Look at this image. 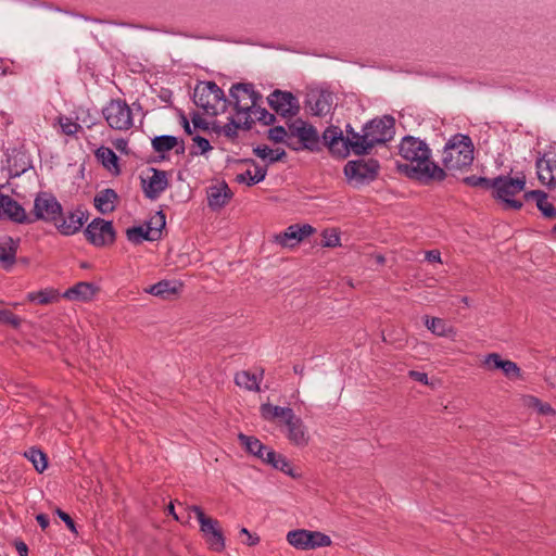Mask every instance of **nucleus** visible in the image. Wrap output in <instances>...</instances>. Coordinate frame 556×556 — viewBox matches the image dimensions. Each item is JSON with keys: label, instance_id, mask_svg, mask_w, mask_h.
<instances>
[{"label": "nucleus", "instance_id": "1", "mask_svg": "<svg viewBox=\"0 0 556 556\" xmlns=\"http://www.w3.org/2000/svg\"><path fill=\"white\" fill-rule=\"evenodd\" d=\"M399 152L407 163L399 164L397 168L407 177L424 182L445 179V170L431 161V150L425 141L406 136L400 143Z\"/></svg>", "mask_w": 556, "mask_h": 556}, {"label": "nucleus", "instance_id": "2", "mask_svg": "<svg viewBox=\"0 0 556 556\" xmlns=\"http://www.w3.org/2000/svg\"><path fill=\"white\" fill-rule=\"evenodd\" d=\"M473 143L469 136L456 134L445 143L442 163L447 170L469 167L473 162Z\"/></svg>", "mask_w": 556, "mask_h": 556}, {"label": "nucleus", "instance_id": "3", "mask_svg": "<svg viewBox=\"0 0 556 556\" xmlns=\"http://www.w3.org/2000/svg\"><path fill=\"white\" fill-rule=\"evenodd\" d=\"M193 101L207 114L218 115L226 108L227 99L223 89L214 81H201L194 88Z\"/></svg>", "mask_w": 556, "mask_h": 556}, {"label": "nucleus", "instance_id": "4", "mask_svg": "<svg viewBox=\"0 0 556 556\" xmlns=\"http://www.w3.org/2000/svg\"><path fill=\"white\" fill-rule=\"evenodd\" d=\"M526 187V177L497 176L493 178V197L501 200L506 208L520 210L523 203L514 197L520 193Z\"/></svg>", "mask_w": 556, "mask_h": 556}, {"label": "nucleus", "instance_id": "5", "mask_svg": "<svg viewBox=\"0 0 556 556\" xmlns=\"http://www.w3.org/2000/svg\"><path fill=\"white\" fill-rule=\"evenodd\" d=\"M188 509L194 513L200 523V531L208 547L214 552H223L226 547V543L218 520L206 516L200 506L192 505L188 507Z\"/></svg>", "mask_w": 556, "mask_h": 556}, {"label": "nucleus", "instance_id": "6", "mask_svg": "<svg viewBox=\"0 0 556 556\" xmlns=\"http://www.w3.org/2000/svg\"><path fill=\"white\" fill-rule=\"evenodd\" d=\"M379 162L375 159L349 161L344 166V175L355 186L375 180L379 173Z\"/></svg>", "mask_w": 556, "mask_h": 556}, {"label": "nucleus", "instance_id": "7", "mask_svg": "<svg viewBox=\"0 0 556 556\" xmlns=\"http://www.w3.org/2000/svg\"><path fill=\"white\" fill-rule=\"evenodd\" d=\"M108 125L115 130H128L132 127V112L126 101L112 99L102 110Z\"/></svg>", "mask_w": 556, "mask_h": 556}, {"label": "nucleus", "instance_id": "8", "mask_svg": "<svg viewBox=\"0 0 556 556\" xmlns=\"http://www.w3.org/2000/svg\"><path fill=\"white\" fill-rule=\"evenodd\" d=\"M237 116H250V111L255 108L262 96L254 90L252 84L237 83L230 89Z\"/></svg>", "mask_w": 556, "mask_h": 556}, {"label": "nucleus", "instance_id": "9", "mask_svg": "<svg viewBox=\"0 0 556 556\" xmlns=\"http://www.w3.org/2000/svg\"><path fill=\"white\" fill-rule=\"evenodd\" d=\"M287 542L296 549L309 551L318 547L330 546L332 541L329 535L319 531L305 529L291 530L287 533Z\"/></svg>", "mask_w": 556, "mask_h": 556}, {"label": "nucleus", "instance_id": "10", "mask_svg": "<svg viewBox=\"0 0 556 556\" xmlns=\"http://www.w3.org/2000/svg\"><path fill=\"white\" fill-rule=\"evenodd\" d=\"M290 136L298 138L299 147L293 146L289 142L288 146L293 150H309L312 152L319 151L320 140L317 129L301 119L295 121L290 127Z\"/></svg>", "mask_w": 556, "mask_h": 556}, {"label": "nucleus", "instance_id": "11", "mask_svg": "<svg viewBox=\"0 0 556 556\" xmlns=\"http://www.w3.org/2000/svg\"><path fill=\"white\" fill-rule=\"evenodd\" d=\"M62 213V206L59 201L52 194L41 192L34 201V211L31 216V223L36 220H45L56 224Z\"/></svg>", "mask_w": 556, "mask_h": 556}, {"label": "nucleus", "instance_id": "12", "mask_svg": "<svg viewBox=\"0 0 556 556\" xmlns=\"http://www.w3.org/2000/svg\"><path fill=\"white\" fill-rule=\"evenodd\" d=\"M394 125V118L388 115L381 118H374L372 121L368 122L363 127V130H365L366 135H368L371 148H374L376 144L390 141L395 134Z\"/></svg>", "mask_w": 556, "mask_h": 556}, {"label": "nucleus", "instance_id": "13", "mask_svg": "<svg viewBox=\"0 0 556 556\" xmlns=\"http://www.w3.org/2000/svg\"><path fill=\"white\" fill-rule=\"evenodd\" d=\"M85 237L94 247H104L114 242L115 231L111 222L97 217L85 229Z\"/></svg>", "mask_w": 556, "mask_h": 556}, {"label": "nucleus", "instance_id": "14", "mask_svg": "<svg viewBox=\"0 0 556 556\" xmlns=\"http://www.w3.org/2000/svg\"><path fill=\"white\" fill-rule=\"evenodd\" d=\"M141 186L146 198L156 200L168 187L167 173L149 167L144 176H141Z\"/></svg>", "mask_w": 556, "mask_h": 556}, {"label": "nucleus", "instance_id": "15", "mask_svg": "<svg viewBox=\"0 0 556 556\" xmlns=\"http://www.w3.org/2000/svg\"><path fill=\"white\" fill-rule=\"evenodd\" d=\"M269 106L283 117H292L299 113L298 99L289 91L275 90L268 98Z\"/></svg>", "mask_w": 556, "mask_h": 556}, {"label": "nucleus", "instance_id": "16", "mask_svg": "<svg viewBox=\"0 0 556 556\" xmlns=\"http://www.w3.org/2000/svg\"><path fill=\"white\" fill-rule=\"evenodd\" d=\"M0 218L17 224H31V216L10 195L0 193Z\"/></svg>", "mask_w": 556, "mask_h": 556}, {"label": "nucleus", "instance_id": "17", "mask_svg": "<svg viewBox=\"0 0 556 556\" xmlns=\"http://www.w3.org/2000/svg\"><path fill=\"white\" fill-rule=\"evenodd\" d=\"M155 224L157 227L152 228L151 226H148V228H144L142 226H135L126 231L127 239L135 243L139 244L143 240L147 241H153L157 239L160 236L161 229L165 226V215L162 212H159L157 215L154 217Z\"/></svg>", "mask_w": 556, "mask_h": 556}, {"label": "nucleus", "instance_id": "18", "mask_svg": "<svg viewBox=\"0 0 556 556\" xmlns=\"http://www.w3.org/2000/svg\"><path fill=\"white\" fill-rule=\"evenodd\" d=\"M87 219V212L77 208L73 212H70L66 216H63L61 213L60 219H58L55 227L62 235L72 236L81 229Z\"/></svg>", "mask_w": 556, "mask_h": 556}, {"label": "nucleus", "instance_id": "19", "mask_svg": "<svg viewBox=\"0 0 556 556\" xmlns=\"http://www.w3.org/2000/svg\"><path fill=\"white\" fill-rule=\"evenodd\" d=\"M306 108L315 116H325L333 108V94L329 91H313L307 96Z\"/></svg>", "mask_w": 556, "mask_h": 556}, {"label": "nucleus", "instance_id": "20", "mask_svg": "<svg viewBox=\"0 0 556 556\" xmlns=\"http://www.w3.org/2000/svg\"><path fill=\"white\" fill-rule=\"evenodd\" d=\"M344 140L346 142V146H342L344 148V156L349 149L356 155L367 154L372 149L366 131L363 130V134L356 132L350 125L346 126V137H344Z\"/></svg>", "mask_w": 556, "mask_h": 556}, {"label": "nucleus", "instance_id": "21", "mask_svg": "<svg viewBox=\"0 0 556 556\" xmlns=\"http://www.w3.org/2000/svg\"><path fill=\"white\" fill-rule=\"evenodd\" d=\"M287 439L295 446H306L309 441V434L303 420L293 414L286 422Z\"/></svg>", "mask_w": 556, "mask_h": 556}, {"label": "nucleus", "instance_id": "22", "mask_svg": "<svg viewBox=\"0 0 556 556\" xmlns=\"http://www.w3.org/2000/svg\"><path fill=\"white\" fill-rule=\"evenodd\" d=\"M207 205L211 210L223 208L232 199L233 193L225 181L213 185L206 190Z\"/></svg>", "mask_w": 556, "mask_h": 556}, {"label": "nucleus", "instance_id": "23", "mask_svg": "<svg viewBox=\"0 0 556 556\" xmlns=\"http://www.w3.org/2000/svg\"><path fill=\"white\" fill-rule=\"evenodd\" d=\"M539 180L548 187L556 186V153L544 154L535 162Z\"/></svg>", "mask_w": 556, "mask_h": 556}, {"label": "nucleus", "instance_id": "24", "mask_svg": "<svg viewBox=\"0 0 556 556\" xmlns=\"http://www.w3.org/2000/svg\"><path fill=\"white\" fill-rule=\"evenodd\" d=\"M253 124V119L250 118V116H237L236 117H229V122L225 124L224 126H219L217 124H214L212 129L216 134H224L225 137H227L230 140H235L238 137V130L239 129H251Z\"/></svg>", "mask_w": 556, "mask_h": 556}, {"label": "nucleus", "instance_id": "25", "mask_svg": "<svg viewBox=\"0 0 556 556\" xmlns=\"http://www.w3.org/2000/svg\"><path fill=\"white\" fill-rule=\"evenodd\" d=\"M238 440L248 454L266 465V454L268 451H274L271 447L263 444L256 437L244 433H239Z\"/></svg>", "mask_w": 556, "mask_h": 556}, {"label": "nucleus", "instance_id": "26", "mask_svg": "<svg viewBox=\"0 0 556 556\" xmlns=\"http://www.w3.org/2000/svg\"><path fill=\"white\" fill-rule=\"evenodd\" d=\"M117 202L118 194L111 188L99 191L93 199L94 207L101 214L112 213L116 208Z\"/></svg>", "mask_w": 556, "mask_h": 556}, {"label": "nucleus", "instance_id": "27", "mask_svg": "<svg viewBox=\"0 0 556 556\" xmlns=\"http://www.w3.org/2000/svg\"><path fill=\"white\" fill-rule=\"evenodd\" d=\"M526 201H535L538 210L546 218H556V208L548 201L547 194L542 190H532L523 194Z\"/></svg>", "mask_w": 556, "mask_h": 556}, {"label": "nucleus", "instance_id": "28", "mask_svg": "<svg viewBox=\"0 0 556 556\" xmlns=\"http://www.w3.org/2000/svg\"><path fill=\"white\" fill-rule=\"evenodd\" d=\"M17 249L18 241L11 237H7L0 241V265L2 268L9 270L13 267L16 260Z\"/></svg>", "mask_w": 556, "mask_h": 556}, {"label": "nucleus", "instance_id": "29", "mask_svg": "<svg viewBox=\"0 0 556 556\" xmlns=\"http://www.w3.org/2000/svg\"><path fill=\"white\" fill-rule=\"evenodd\" d=\"M484 364L493 369H502L508 378L520 377V368L511 361H503L497 353H491L485 357Z\"/></svg>", "mask_w": 556, "mask_h": 556}, {"label": "nucleus", "instance_id": "30", "mask_svg": "<svg viewBox=\"0 0 556 556\" xmlns=\"http://www.w3.org/2000/svg\"><path fill=\"white\" fill-rule=\"evenodd\" d=\"M425 326L428 330H430L433 334L438 337L451 338L455 339L456 329L450 326L444 319L439 317H429L425 316Z\"/></svg>", "mask_w": 556, "mask_h": 556}, {"label": "nucleus", "instance_id": "31", "mask_svg": "<svg viewBox=\"0 0 556 556\" xmlns=\"http://www.w3.org/2000/svg\"><path fill=\"white\" fill-rule=\"evenodd\" d=\"M260 410L265 420L274 421L275 419H281L283 424L294 414L290 407L276 406L269 403L262 404Z\"/></svg>", "mask_w": 556, "mask_h": 556}, {"label": "nucleus", "instance_id": "32", "mask_svg": "<svg viewBox=\"0 0 556 556\" xmlns=\"http://www.w3.org/2000/svg\"><path fill=\"white\" fill-rule=\"evenodd\" d=\"M179 146V148L176 150V153H184L185 152V146L184 142L179 144L178 138L175 136L169 135H163V136H156L152 139V148L157 153H165L174 148Z\"/></svg>", "mask_w": 556, "mask_h": 556}, {"label": "nucleus", "instance_id": "33", "mask_svg": "<svg viewBox=\"0 0 556 556\" xmlns=\"http://www.w3.org/2000/svg\"><path fill=\"white\" fill-rule=\"evenodd\" d=\"M265 459L266 465L270 466L271 468L279 470L292 478L298 477V475L293 471L291 463L282 454L275 451H268Z\"/></svg>", "mask_w": 556, "mask_h": 556}, {"label": "nucleus", "instance_id": "34", "mask_svg": "<svg viewBox=\"0 0 556 556\" xmlns=\"http://www.w3.org/2000/svg\"><path fill=\"white\" fill-rule=\"evenodd\" d=\"M96 293V288L92 283L89 282H78L72 288L67 289L63 296L68 300L75 301H88Z\"/></svg>", "mask_w": 556, "mask_h": 556}, {"label": "nucleus", "instance_id": "35", "mask_svg": "<svg viewBox=\"0 0 556 556\" xmlns=\"http://www.w3.org/2000/svg\"><path fill=\"white\" fill-rule=\"evenodd\" d=\"M244 162L253 164L255 169L254 172H252L251 169H247L245 172L238 174L236 176L237 182L247 184L248 186H254L265 179L267 174L265 167L258 166L253 160H245Z\"/></svg>", "mask_w": 556, "mask_h": 556}, {"label": "nucleus", "instance_id": "36", "mask_svg": "<svg viewBox=\"0 0 556 556\" xmlns=\"http://www.w3.org/2000/svg\"><path fill=\"white\" fill-rule=\"evenodd\" d=\"M11 176L17 177L24 174L30 167L29 157L24 152L14 151L8 157Z\"/></svg>", "mask_w": 556, "mask_h": 556}, {"label": "nucleus", "instance_id": "37", "mask_svg": "<svg viewBox=\"0 0 556 556\" xmlns=\"http://www.w3.org/2000/svg\"><path fill=\"white\" fill-rule=\"evenodd\" d=\"M96 155L106 169L114 173L115 175L119 174L121 169L118 166V157L112 149L101 147L97 150Z\"/></svg>", "mask_w": 556, "mask_h": 556}, {"label": "nucleus", "instance_id": "38", "mask_svg": "<svg viewBox=\"0 0 556 556\" xmlns=\"http://www.w3.org/2000/svg\"><path fill=\"white\" fill-rule=\"evenodd\" d=\"M323 141L332 152H340L339 146H346L342 131L338 127H328L323 134Z\"/></svg>", "mask_w": 556, "mask_h": 556}, {"label": "nucleus", "instance_id": "39", "mask_svg": "<svg viewBox=\"0 0 556 556\" xmlns=\"http://www.w3.org/2000/svg\"><path fill=\"white\" fill-rule=\"evenodd\" d=\"M235 382L238 387L244 388L249 391L260 390V381L257 377L247 370L237 372L235 376Z\"/></svg>", "mask_w": 556, "mask_h": 556}, {"label": "nucleus", "instance_id": "40", "mask_svg": "<svg viewBox=\"0 0 556 556\" xmlns=\"http://www.w3.org/2000/svg\"><path fill=\"white\" fill-rule=\"evenodd\" d=\"M24 456L34 465L38 472H43L48 466L47 455L39 448L30 447Z\"/></svg>", "mask_w": 556, "mask_h": 556}, {"label": "nucleus", "instance_id": "41", "mask_svg": "<svg viewBox=\"0 0 556 556\" xmlns=\"http://www.w3.org/2000/svg\"><path fill=\"white\" fill-rule=\"evenodd\" d=\"M146 292L160 298H167L172 294L177 293V288L174 286L172 281L162 280L157 283L150 286Z\"/></svg>", "mask_w": 556, "mask_h": 556}, {"label": "nucleus", "instance_id": "42", "mask_svg": "<svg viewBox=\"0 0 556 556\" xmlns=\"http://www.w3.org/2000/svg\"><path fill=\"white\" fill-rule=\"evenodd\" d=\"M254 154L262 159V160H268L269 163H275L277 161H280L285 155L286 152L282 149H270L268 146H257L253 149Z\"/></svg>", "mask_w": 556, "mask_h": 556}, {"label": "nucleus", "instance_id": "43", "mask_svg": "<svg viewBox=\"0 0 556 556\" xmlns=\"http://www.w3.org/2000/svg\"><path fill=\"white\" fill-rule=\"evenodd\" d=\"M58 124L61 128V132L68 137H76V135L83 130V127L75 118L60 115L58 117Z\"/></svg>", "mask_w": 556, "mask_h": 556}, {"label": "nucleus", "instance_id": "44", "mask_svg": "<svg viewBox=\"0 0 556 556\" xmlns=\"http://www.w3.org/2000/svg\"><path fill=\"white\" fill-rule=\"evenodd\" d=\"M523 404L529 408L538 410V413L543 416L556 414L555 409L548 403L542 402L540 399L533 395L525 396Z\"/></svg>", "mask_w": 556, "mask_h": 556}, {"label": "nucleus", "instance_id": "45", "mask_svg": "<svg viewBox=\"0 0 556 556\" xmlns=\"http://www.w3.org/2000/svg\"><path fill=\"white\" fill-rule=\"evenodd\" d=\"M27 298L31 302L49 304L58 299V292L53 289H45L37 292H30Z\"/></svg>", "mask_w": 556, "mask_h": 556}, {"label": "nucleus", "instance_id": "46", "mask_svg": "<svg viewBox=\"0 0 556 556\" xmlns=\"http://www.w3.org/2000/svg\"><path fill=\"white\" fill-rule=\"evenodd\" d=\"M276 242L281 247H294L298 244L296 225H291L283 232L277 235Z\"/></svg>", "mask_w": 556, "mask_h": 556}, {"label": "nucleus", "instance_id": "47", "mask_svg": "<svg viewBox=\"0 0 556 556\" xmlns=\"http://www.w3.org/2000/svg\"><path fill=\"white\" fill-rule=\"evenodd\" d=\"M321 237L323 247L336 248L341 245L340 235L336 229H325Z\"/></svg>", "mask_w": 556, "mask_h": 556}, {"label": "nucleus", "instance_id": "48", "mask_svg": "<svg viewBox=\"0 0 556 556\" xmlns=\"http://www.w3.org/2000/svg\"><path fill=\"white\" fill-rule=\"evenodd\" d=\"M75 119L77 123H83L87 128H91L96 124V118L91 114L89 109L79 106L75 110Z\"/></svg>", "mask_w": 556, "mask_h": 556}, {"label": "nucleus", "instance_id": "49", "mask_svg": "<svg viewBox=\"0 0 556 556\" xmlns=\"http://www.w3.org/2000/svg\"><path fill=\"white\" fill-rule=\"evenodd\" d=\"M254 115L255 118L262 122L264 125H271L276 121L274 114L269 113L266 109L255 105L253 110L250 111V116Z\"/></svg>", "mask_w": 556, "mask_h": 556}, {"label": "nucleus", "instance_id": "50", "mask_svg": "<svg viewBox=\"0 0 556 556\" xmlns=\"http://www.w3.org/2000/svg\"><path fill=\"white\" fill-rule=\"evenodd\" d=\"M463 182L470 187H481L485 190H489L492 188L493 179L471 175V176L465 177L463 179Z\"/></svg>", "mask_w": 556, "mask_h": 556}, {"label": "nucleus", "instance_id": "51", "mask_svg": "<svg viewBox=\"0 0 556 556\" xmlns=\"http://www.w3.org/2000/svg\"><path fill=\"white\" fill-rule=\"evenodd\" d=\"M0 324L10 325L13 328H18L21 325V318L8 309H0Z\"/></svg>", "mask_w": 556, "mask_h": 556}, {"label": "nucleus", "instance_id": "52", "mask_svg": "<svg viewBox=\"0 0 556 556\" xmlns=\"http://www.w3.org/2000/svg\"><path fill=\"white\" fill-rule=\"evenodd\" d=\"M192 140L199 148V151L192 152V154H205L212 150V146L206 138L197 135L192 138Z\"/></svg>", "mask_w": 556, "mask_h": 556}, {"label": "nucleus", "instance_id": "53", "mask_svg": "<svg viewBox=\"0 0 556 556\" xmlns=\"http://www.w3.org/2000/svg\"><path fill=\"white\" fill-rule=\"evenodd\" d=\"M287 137V131L282 126H275L268 130V139L274 142H282Z\"/></svg>", "mask_w": 556, "mask_h": 556}, {"label": "nucleus", "instance_id": "54", "mask_svg": "<svg viewBox=\"0 0 556 556\" xmlns=\"http://www.w3.org/2000/svg\"><path fill=\"white\" fill-rule=\"evenodd\" d=\"M314 231H315V229L308 224L296 225L298 241L299 242L302 241L303 239H305L306 237L312 235Z\"/></svg>", "mask_w": 556, "mask_h": 556}, {"label": "nucleus", "instance_id": "55", "mask_svg": "<svg viewBox=\"0 0 556 556\" xmlns=\"http://www.w3.org/2000/svg\"><path fill=\"white\" fill-rule=\"evenodd\" d=\"M240 534L247 536V541H244L243 543L247 544L248 546H254V545H257L260 543V536L256 535V534L251 533L244 527L240 529Z\"/></svg>", "mask_w": 556, "mask_h": 556}, {"label": "nucleus", "instance_id": "56", "mask_svg": "<svg viewBox=\"0 0 556 556\" xmlns=\"http://www.w3.org/2000/svg\"><path fill=\"white\" fill-rule=\"evenodd\" d=\"M56 514L66 523L67 528L71 531L76 532L75 522L68 514H66L65 511H63L61 509H58Z\"/></svg>", "mask_w": 556, "mask_h": 556}, {"label": "nucleus", "instance_id": "57", "mask_svg": "<svg viewBox=\"0 0 556 556\" xmlns=\"http://www.w3.org/2000/svg\"><path fill=\"white\" fill-rule=\"evenodd\" d=\"M408 376L422 384H428V375L426 372L410 370Z\"/></svg>", "mask_w": 556, "mask_h": 556}, {"label": "nucleus", "instance_id": "58", "mask_svg": "<svg viewBox=\"0 0 556 556\" xmlns=\"http://www.w3.org/2000/svg\"><path fill=\"white\" fill-rule=\"evenodd\" d=\"M192 124H193L194 128H199V129H202V130H207L208 129V123L206 121H204L198 114H194L192 116Z\"/></svg>", "mask_w": 556, "mask_h": 556}, {"label": "nucleus", "instance_id": "59", "mask_svg": "<svg viewBox=\"0 0 556 556\" xmlns=\"http://www.w3.org/2000/svg\"><path fill=\"white\" fill-rule=\"evenodd\" d=\"M426 260L431 263H441V254L438 250L427 251Z\"/></svg>", "mask_w": 556, "mask_h": 556}, {"label": "nucleus", "instance_id": "60", "mask_svg": "<svg viewBox=\"0 0 556 556\" xmlns=\"http://www.w3.org/2000/svg\"><path fill=\"white\" fill-rule=\"evenodd\" d=\"M15 548L20 556H27L28 555V547L23 541H15L14 542Z\"/></svg>", "mask_w": 556, "mask_h": 556}, {"label": "nucleus", "instance_id": "61", "mask_svg": "<svg viewBox=\"0 0 556 556\" xmlns=\"http://www.w3.org/2000/svg\"><path fill=\"white\" fill-rule=\"evenodd\" d=\"M36 520L41 527L42 530H46L49 527L50 520L49 517L45 514H38L36 516Z\"/></svg>", "mask_w": 556, "mask_h": 556}, {"label": "nucleus", "instance_id": "62", "mask_svg": "<svg viewBox=\"0 0 556 556\" xmlns=\"http://www.w3.org/2000/svg\"><path fill=\"white\" fill-rule=\"evenodd\" d=\"M182 126H184L185 131L188 135H192V129L190 127V124H189L188 119L185 116H182Z\"/></svg>", "mask_w": 556, "mask_h": 556}, {"label": "nucleus", "instance_id": "63", "mask_svg": "<svg viewBox=\"0 0 556 556\" xmlns=\"http://www.w3.org/2000/svg\"><path fill=\"white\" fill-rule=\"evenodd\" d=\"M304 366L303 365H294L293 366V371L299 375V376H303L304 375Z\"/></svg>", "mask_w": 556, "mask_h": 556}, {"label": "nucleus", "instance_id": "64", "mask_svg": "<svg viewBox=\"0 0 556 556\" xmlns=\"http://www.w3.org/2000/svg\"><path fill=\"white\" fill-rule=\"evenodd\" d=\"M168 514H170L175 519H178L177 515L175 514L174 505L172 503L168 505Z\"/></svg>", "mask_w": 556, "mask_h": 556}]
</instances>
